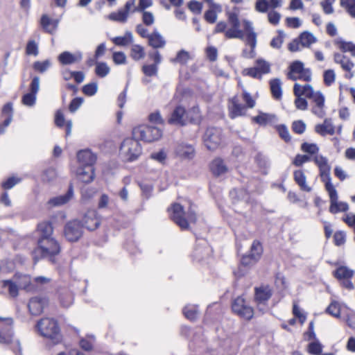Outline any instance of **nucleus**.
Wrapping results in <instances>:
<instances>
[{
    "label": "nucleus",
    "instance_id": "obj_50",
    "mask_svg": "<svg viewBox=\"0 0 355 355\" xmlns=\"http://www.w3.org/2000/svg\"><path fill=\"white\" fill-rule=\"evenodd\" d=\"M301 150L303 152H305L310 155H315V154L318 153V152L319 150V148L315 144H309V143L304 142L301 145Z\"/></svg>",
    "mask_w": 355,
    "mask_h": 355
},
{
    "label": "nucleus",
    "instance_id": "obj_22",
    "mask_svg": "<svg viewBox=\"0 0 355 355\" xmlns=\"http://www.w3.org/2000/svg\"><path fill=\"white\" fill-rule=\"evenodd\" d=\"M175 153L181 158L191 159L195 155V150L193 146L182 143L177 146Z\"/></svg>",
    "mask_w": 355,
    "mask_h": 355
},
{
    "label": "nucleus",
    "instance_id": "obj_34",
    "mask_svg": "<svg viewBox=\"0 0 355 355\" xmlns=\"http://www.w3.org/2000/svg\"><path fill=\"white\" fill-rule=\"evenodd\" d=\"M37 231L40 234V238H49L53 232L52 224L50 222H42L37 226Z\"/></svg>",
    "mask_w": 355,
    "mask_h": 355
},
{
    "label": "nucleus",
    "instance_id": "obj_33",
    "mask_svg": "<svg viewBox=\"0 0 355 355\" xmlns=\"http://www.w3.org/2000/svg\"><path fill=\"white\" fill-rule=\"evenodd\" d=\"M304 69V64L300 61H295L289 67V73H288V78L292 80H297L299 73Z\"/></svg>",
    "mask_w": 355,
    "mask_h": 355
},
{
    "label": "nucleus",
    "instance_id": "obj_18",
    "mask_svg": "<svg viewBox=\"0 0 355 355\" xmlns=\"http://www.w3.org/2000/svg\"><path fill=\"white\" fill-rule=\"evenodd\" d=\"M77 159L81 166H92L96 163V155L89 149L79 150L77 153Z\"/></svg>",
    "mask_w": 355,
    "mask_h": 355
},
{
    "label": "nucleus",
    "instance_id": "obj_47",
    "mask_svg": "<svg viewBox=\"0 0 355 355\" xmlns=\"http://www.w3.org/2000/svg\"><path fill=\"white\" fill-rule=\"evenodd\" d=\"M51 66V62L49 60H46L44 61L40 62L37 61L35 62L33 64V69L40 72V73H44L46 71L48 70V69Z\"/></svg>",
    "mask_w": 355,
    "mask_h": 355
},
{
    "label": "nucleus",
    "instance_id": "obj_1",
    "mask_svg": "<svg viewBox=\"0 0 355 355\" xmlns=\"http://www.w3.org/2000/svg\"><path fill=\"white\" fill-rule=\"evenodd\" d=\"M227 21H218L214 30V33H223L227 39H239L244 40L251 49L257 46V33L251 32L245 34L241 29V22L238 14L234 12H227Z\"/></svg>",
    "mask_w": 355,
    "mask_h": 355
},
{
    "label": "nucleus",
    "instance_id": "obj_56",
    "mask_svg": "<svg viewBox=\"0 0 355 355\" xmlns=\"http://www.w3.org/2000/svg\"><path fill=\"white\" fill-rule=\"evenodd\" d=\"M277 131L280 137L286 142H289L291 139L289 131L285 125H279L277 126Z\"/></svg>",
    "mask_w": 355,
    "mask_h": 355
},
{
    "label": "nucleus",
    "instance_id": "obj_46",
    "mask_svg": "<svg viewBox=\"0 0 355 355\" xmlns=\"http://www.w3.org/2000/svg\"><path fill=\"white\" fill-rule=\"evenodd\" d=\"M340 6L352 17L355 18V0H340Z\"/></svg>",
    "mask_w": 355,
    "mask_h": 355
},
{
    "label": "nucleus",
    "instance_id": "obj_54",
    "mask_svg": "<svg viewBox=\"0 0 355 355\" xmlns=\"http://www.w3.org/2000/svg\"><path fill=\"white\" fill-rule=\"evenodd\" d=\"M158 67L156 64H145L142 67L143 73L147 76H154L157 74Z\"/></svg>",
    "mask_w": 355,
    "mask_h": 355
},
{
    "label": "nucleus",
    "instance_id": "obj_26",
    "mask_svg": "<svg viewBox=\"0 0 355 355\" xmlns=\"http://www.w3.org/2000/svg\"><path fill=\"white\" fill-rule=\"evenodd\" d=\"M210 170L215 176H220L227 172V167L220 158L214 159L210 164Z\"/></svg>",
    "mask_w": 355,
    "mask_h": 355
},
{
    "label": "nucleus",
    "instance_id": "obj_61",
    "mask_svg": "<svg viewBox=\"0 0 355 355\" xmlns=\"http://www.w3.org/2000/svg\"><path fill=\"white\" fill-rule=\"evenodd\" d=\"M153 0H139L138 6L134 7L132 12H143L147 8L152 6Z\"/></svg>",
    "mask_w": 355,
    "mask_h": 355
},
{
    "label": "nucleus",
    "instance_id": "obj_55",
    "mask_svg": "<svg viewBox=\"0 0 355 355\" xmlns=\"http://www.w3.org/2000/svg\"><path fill=\"white\" fill-rule=\"evenodd\" d=\"M278 33L279 35L272 38L270 44L271 47L277 49L281 48L284 42V32L282 31H279Z\"/></svg>",
    "mask_w": 355,
    "mask_h": 355
},
{
    "label": "nucleus",
    "instance_id": "obj_25",
    "mask_svg": "<svg viewBox=\"0 0 355 355\" xmlns=\"http://www.w3.org/2000/svg\"><path fill=\"white\" fill-rule=\"evenodd\" d=\"M73 195V189L72 184H70L67 192L62 196L53 198L49 200V204L52 206H61L69 201Z\"/></svg>",
    "mask_w": 355,
    "mask_h": 355
},
{
    "label": "nucleus",
    "instance_id": "obj_64",
    "mask_svg": "<svg viewBox=\"0 0 355 355\" xmlns=\"http://www.w3.org/2000/svg\"><path fill=\"white\" fill-rule=\"evenodd\" d=\"M292 129L297 134H302L306 130V124L301 120L295 121L292 124Z\"/></svg>",
    "mask_w": 355,
    "mask_h": 355
},
{
    "label": "nucleus",
    "instance_id": "obj_45",
    "mask_svg": "<svg viewBox=\"0 0 355 355\" xmlns=\"http://www.w3.org/2000/svg\"><path fill=\"white\" fill-rule=\"evenodd\" d=\"M263 252V248L260 242L254 241L250 251L254 259H259Z\"/></svg>",
    "mask_w": 355,
    "mask_h": 355
},
{
    "label": "nucleus",
    "instance_id": "obj_31",
    "mask_svg": "<svg viewBox=\"0 0 355 355\" xmlns=\"http://www.w3.org/2000/svg\"><path fill=\"white\" fill-rule=\"evenodd\" d=\"M230 117L234 119L235 117L245 114V107L239 103L236 97L232 100V106L230 107Z\"/></svg>",
    "mask_w": 355,
    "mask_h": 355
},
{
    "label": "nucleus",
    "instance_id": "obj_49",
    "mask_svg": "<svg viewBox=\"0 0 355 355\" xmlns=\"http://www.w3.org/2000/svg\"><path fill=\"white\" fill-rule=\"evenodd\" d=\"M322 350V346L318 340L311 342L308 345V352L313 355H319Z\"/></svg>",
    "mask_w": 355,
    "mask_h": 355
},
{
    "label": "nucleus",
    "instance_id": "obj_57",
    "mask_svg": "<svg viewBox=\"0 0 355 355\" xmlns=\"http://www.w3.org/2000/svg\"><path fill=\"white\" fill-rule=\"evenodd\" d=\"M60 303L64 307H69L72 304L73 301V297L71 293L67 292L64 294H62L60 297Z\"/></svg>",
    "mask_w": 355,
    "mask_h": 355
},
{
    "label": "nucleus",
    "instance_id": "obj_23",
    "mask_svg": "<svg viewBox=\"0 0 355 355\" xmlns=\"http://www.w3.org/2000/svg\"><path fill=\"white\" fill-rule=\"evenodd\" d=\"M315 131L322 136L333 135L335 134V127L331 119H325L323 123L315 125Z\"/></svg>",
    "mask_w": 355,
    "mask_h": 355
},
{
    "label": "nucleus",
    "instance_id": "obj_63",
    "mask_svg": "<svg viewBox=\"0 0 355 355\" xmlns=\"http://www.w3.org/2000/svg\"><path fill=\"white\" fill-rule=\"evenodd\" d=\"M56 177V172L55 169L49 168L43 172L42 179L44 182H50L54 180Z\"/></svg>",
    "mask_w": 355,
    "mask_h": 355
},
{
    "label": "nucleus",
    "instance_id": "obj_3",
    "mask_svg": "<svg viewBox=\"0 0 355 355\" xmlns=\"http://www.w3.org/2000/svg\"><path fill=\"white\" fill-rule=\"evenodd\" d=\"M168 210L172 220L183 230L189 228V222L196 223L197 220L196 211L191 207L185 212L181 205L174 203Z\"/></svg>",
    "mask_w": 355,
    "mask_h": 355
},
{
    "label": "nucleus",
    "instance_id": "obj_52",
    "mask_svg": "<svg viewBox=\"0 0 355 355\" xmlns=\"http://www.w3.org/2000/svg\"><path fill=\"white\" fill-rule=\"evenodd\" d=\"M340 49L343 52H350L352 56H355V44L350 42L341 41L339 42Z\"/></svg>",
    "mask_w": 355,
    "mask_h": 355
},
{
    "label": "nucleus",
    "instance_id": "obj_11",
    "mask_svg": "<svg viewBox=\"0 0 355 355\" xmlns=\"http://www.w3.org/2000/svg\"><path fill=\"white\" fill-rule=\"evenodd\" d=\"M232 311L239 317L250 320L253 318L254 310L242 297H238L232 303Z\"/></svg>",
    "mask_w": 355,
    "mask_h": 355
},
{
    "label": "nucleus",
    "instance_id": "obj_35",
    "mask_svg": "<svg viewBox=\"0 0 355 355\" xmlns=\"http://www.w3.org/2000/svg\"><path fill=\"white\" fill-rule=\"evenodd\" d=\"M112 40L117 46H125L133 42V35L131 32L126 31L123 36L115 37Z\"/></svg>",
    "mask_w": 355,
    "mask_h": 355
},
{
    "label": "nucleus",
    "instance_id": "obj_37",
    "mask_svg": "<svg viewBox=\"0 0 355 355\" xmlns=\"http://www.w3.org/2000/svg\"><path fill=\"white\" fill-rule=\"evenodd\" d=\"M275 119V115L261 112L253 118V121L261 125H266L272 123Z\"/></svg>",
    "mask_w": 355,
    "mask_h": 355
},
{
    "label": "nucleus",
    "instance_id": "obj_4",
    "mask_svg": "<svg viewBox=\"0 0 355 355\" xmlns=\"http://www.w3.org/2000/svg\"><path fill=\"white\" fill-rule=\"evenodd\" d=\"M36 327L42 336L51 340L54 343L61 340L60 329L55 320L49 318H42L37 322Z\"/></svg>",
    "mask_w": 355,
    "mask_h": 355
},
{
    "label": "nucleus",
    "instance_id": "obj_5",
    "mask_svg": "<svg viewBox=\"0 0 355 355\" xmlns=\"http://www.w3.org/2000/svg\"><path fill=\"white\" fill-rule=\"evenodd\" d=\"M35 252L40 253L42 257L49 258L52 263H54V257L60 252L59 243L53 237L39 238Z\"/></svg>",
    "mask_w": 355,
    "mask_h": 355
},
{
    "label": "nucleus",
    "instance_id": "obj_59",
    "mask_svg": "<svg viewBox=\"0 0 355 355\" xmlns=\"http://www.w3.org/2000/svg\"><path fill=\"white\" fill-rule=\"evenodd\" d=\"M26 53L27 55H33L35 56L38 55V46L34 40H31L28 42Z\"/></svg>",
    "mask_w": 355,
    "mask_h": 355
},
{
    "label": "nucleus",
    "instance_id": "obj_41",
    "mask_svg": "<svg viewBox=\"0 0 355 355\" xmlns=\"http://www.w3.org/2000/svg\"><path fill=\"white\" fill-rule=\"evenodd\" d=\"M110 68L104 62H99L96 63L95 73L96 76L100 78H105L109 74Z\"/></svg>",
    "mask_w": 355,
    "mask_h": 355
},
{
    "label": "nucleus",
    "instance_id": "obj_39",
    "mask_svg": "<svg viewBox=\"0 0 355 355\" xmlns=\"http://www.w3.org/2000/svg\"><path fill=\"white\" fill-rule=\"evenodd\" d=\"M107 17L111 21L125 23L126 22L128 16L126 15V12H123L120 9L117 12H111Z\"/></svg>",
    "mask_w": 355,
    "mask_h": 355
},
{
    "label": "nucleus",
    "instance_id": "obj_14",
    "mask_svg": "<svg viewBox=\"0 0 355 355\" xmlns=\"http://www.w3.org/2000/svg\"><path fill=\"white\" fill-rule=\"evenodd\" d=\"M49 300L46 297H34L30 299L28 307L33 315H38L42 313L45 306L48 305Z\"/></svg>",
    "mask_w": 355,
    "mask_h": 355
},
{
    "label": "nucleus",
    "instance_id": "obj_6",
    "mask_svg": "<svg viewBox=\"0 0 355 355\" xmlns=\"http://www.w3.org/2000/svg\"><path fill=\"white\" fill-rule=\"evenodd\" d=\"M120 153L123 159L127 162H133L141 155L142 148L137 139L126 138L123 140L120 147Z\"/></svg>",
    "mask_w": 355,
    "mask_h": 355
},
{
    "label": "nucleus",
    "instance_id": "obj_60",
    "mask_svg": "<svg viewBox=\"0 0 355 355\" xmlns=\"http://www.w3.org/2000/svg\"><path fill=\"white\" fill-rule=\"evenodd\" d=\"M217 10L210 8L205 13V19L210 24H214L217 19Z\"/></svg>",
    "mask_w": 355,
    "mask_h": 355
},
{
    "label": "nucleus",
    "instance_id": "obj_8",
    "mask_svg": "<svg viewBox=\"0 0 355 355\" xmlns=\"http://www.w3.org/2000/svg\"><path fill=\"white\" fill-rule=\"evenodd\" d=\"M222 139L223 131L219 128H208L203 135L204 144L209 150L217 149L221 144Z\"/></svg>",
    "mask_w": 355,
    "mask_h": 355
},
{
    "label": "nucleus",
    "instance_id": "obj_13",
    "mask_svg": "<svg viewBox=\"0 0 355 355\" xmlns=\"http://www.w3.org/2000/svg\"><path fill=\"white\" fill-rule=\"evenodd\" d=\"M272 295V289L268 285L254 288V301L258 306L266 304Z\"/></svg>",
    "mask_w": 355,
    "mask_h": 355
},
{
    "label": "nucleus",
    "instance_id": "obj_44",
    "mask_svg": "<svg viewBox=\"0 0 355 355\" xmlns=\"http://www.w3.org/2000/svg\"><path fill=\"white\" fill-rule=\"evenodd\" d=\"M130 55L135 60H139L144 58L145 52L144 48L139 44H133L131 48Z\"/></svg>",
    "mask_w": 355,
    "mask_h": 355
},
{
    "label": "nucleus",
    "instance_id": "obj_53",
    "mask_svg": "<svg viewBox=\"0 0 355 355\" xmlns=\"http://www.w3.org/2000/svg\"><path fill=\"white\" fill-rule=\"evenodd\" d=\"M324 83L327 86H330L336 79V74L333 69H328L324 71L323 74Z\"/></svg>",
    "mask_w": 355,
    "mask_h": 355
},
{
    "label": "nucleus",
    "instance_id": "obj_21",
    "mask_svg": "<svg viewBox=\"0 0 355 355\" xmlns=\"http://www.w3.org/2000/svg\"><path fill=\"white\" fill-rule=\"evenodd\" d=\"M15 281L19 289L31 291L33 290L34 286L31 284V278L28 275L15 273L12 277Z\"/></svg>",
    "mask_w": 355,
    "mask_h": 355
},
{
    "label": "nucleus",
    "instance_id": "obj_7",
    "mask_svg": "<svg viewBox=\"0 0 355 355\" xmlns=\"http://www.w3.org/2000/svg\"><path fill=\"white\" fill-rule=\"evenodd\" d=\"M162 135V131L155 126L140 125L132 130V136L138 140L153 142L158 140Z\"/></svg>",
    "mask_w": 355,
    "mask_h": 355
},
{
    "label": "nucleus",
    "instance_id": "obj_30",
    "mask_svg": "<svg viewBox=\"0 0 355 355\" xmlns=\"http://www.w3.org/2000/svg\"><path fill=\"white\" fill-rule=\"evenodd\" d=\"M282 81L279 78H274L270 80V89L272 97L279 100L282 96Z\"/></svg>",
    "mask_w": 355,
    "mask_h": 355
},
{
    "label": "nucleus",
    "instance_id": "obj_12",
    "mask_svg": "<svg viewBox=\"0 0 355 355\" xmlns=\"http://www.w3.org/2000/svg\"><path fill=\"white\" fill-rule=\"evenodd\" d=\"M81 224L89 231H94L101 225V220L95 210H89L83 216Z\"/></svg>",
    "mask_w": 355,
    "mask_h": 355
},
{
    "label": "nucleus",
    "instance_id": "obj_48",
    "mask_svg": "<svg viewBox=\"0 0 355 355\" xmlns=\"http://www.w3.org/2000/svg\"><path fill=\"white\" fill-rule=\"evenodd\" d=\"M82 91L87 96H94L98 91V84L96 83L87 84L83 87Z\"/></svg>",
    "mask_w": 355,
    "mask_h": 355
},
{
    "label": "nucleus",
    "instance_id": "obj_15",
    "mask_svg": "<svg viewBox=\"0 0 355 355\" xmlns=\"http://www.w3.org/2000/svg\"><path fill=\"white\" fill-rule=\"evenodd\" d=\"M212 250L205 240H199L193 251V257L198 261L203 260L211 256Z\"/></svg>",
    "mask_w": 355,
    "mask_h": 355
},
{
    "label": "nucleus",
    "instance_id": "obj_51",
    "mask_svg": "<svg viewBox=\"0 0 355 355\" xmlns=\"http://www.w3.org/2000/svg\"><path fill=\"white\" fill-rule=\"evenodd\" d=\"M326 311L332 316L338 318L340 314L339 304L336 302H331L327 308Z\"/></svg>",
    "mask_w": 355,
    "mask_h": 355
},
{
    "label": "nucleus",
    "instance_id": "obj_38",
    "mask_svg": "<svg viewBox=\"0 0 355 355\" xmlns=\"http://www.w3.org/2000/svg\"><path fill=\"white\" fill-rule=\"evenodd\" d=\"M255 67L261 76L267 74L270 71V64L266 60L259 58L255 61Z\"/></svg>",
    "mask_w": 355,
    "mask_h": 355
},
{
    "label": "nucleus",
    "instance_id": "obj_20",
    "mask_svg": "<svg viewBox=\"0 0 355 355\" xmlns=\"http://www.w3.org/2000/svg\"><path fill=\"white\" fill-rule=\"evenodd\" d=\"M78 178L84 183L92 182L95 178L94 168L92 166H80L77 169Z\"/></svg>",
    "mask_w": 355,
    "mask_h": 355
},
{
    "label": "nucleus",
    "instance_id": "obj_58",
    "mask_svg": "<svg viewBox=\"0 0 355 355\" xmlns=\"http://www.w3.org/2000/svg\"><path fill=\"white\" fill-rule=\"evenodd\" d=\"M36 101V94L31 92L24 94L22 97V103L26 106H33Z\"/></svg>",
    "mask_w": 355,
    "mask_h": 355
},
{
    "label": "nucleus",
    "instance_id": "obj_17",
    "mask_svg": "<svg viewBox=\"0 0 355 355\" xmlns=\"http://www.w3.org/2000/svg\"><path fill=\"white\" fill-rule=\"evenodd\" d=\"M185 109L182 106H177L172 112L168 119V123L171 125L183 126L186 125Z\"/></svg>",
    "mask_w": 355,
    "mask_h": 355
},
{
    "label": "nucleus",
    "instance_id": "obj_28",
    "mask_svg": "<svg viewBox=\"0 0 355 355\" xmlns=\"http://www.w3.org/2000/svg\"><path fill=\"white\" fill-rule=\"evenodd\" d=\"M334 60L336 64H340L344 71H350L354 67V63L349 58L339 53H334Z\"/></svg>",
    "mask_w": 355,
    "mask_h": 355
},
{
    "label": "nucleus",
    "instance_id": "obj_40",
    "mask_svg": "<svg viewBox=\"0 0 355 355\" xmlns=\"http://www.w3.org/2000/svg\"><path fill=\"white\" fill-rule=\"evenodd\" d=\"M353 274L354 272L352 270H349V268L345 266H340L334 272L335 277H336L338 279L352 277L353 276Z\"/></svg>",
    "mask_w": 355,
    "mask_h": 355
},
{
    "label": "nucleus",
    "instance_id": "obj_36",
    "mask_svg": "<svg viewBox=\"0 0 355 355\" xmlns=\"http://www.w3.org/2000/svg\"><path fill=\"white\" fill-rule=\"evenodd\" d=\"M300 44L304 47H309L316 42V37L311 33L304 31L298 37Z\"/></svg>",
    "mask_w": 355,
    "mask_h": 355
},
{
    "label": "nucleus",
    "instance_id": "obj_16",
    "mask_svg": "<svg viewBox=\"0 0 355 355\" xmlns=\"http://www.w3.org/2000/svg\"><path fill=\"white\" fill-rule=\"evenodd\" d=\"M315 163L320 169V175L322 181L331 182L330 170L331 167L328 164V160L322 155H316L313 159Z\"/></svg>",
    "mask_w": 355,
    "mask_h": 355
},
{
    "label": "nucleus",
    "instance_id": "obj_62",
    "mask_svg": "<svg viewBox=\"0 0 355 355\" xmlns=\"http://www.w3.org/2000/svg\"><path fill=\"white\" fill-rule=\"evenodd\" d=\"M310 160L311 157L309 155L298 154L295 156L294 160L293 161V164L295 166H301L303 164L308 162Z\"/></svg>",
    "mask_w": 355,
    "mask_h": 355
},
{
    "label": "nucleus",
    "instance_id": "obj_24",
    "mask_svg": "<svg viewBox=\"0 0 355 355\" xmlns=\"http://www.w3.org/2000/svg\"><path fill=\"white\" fill-rule=\"evenodd\" d=\"M41 25L45 32L53 34L59 24V20L56 19H51L48 15H43L41 17Z\"/></svg>",
    "mask_w": 355,
    "mask_h": 355
},
{
    "label": "nucleus",
    "instance_id": "obj_42",
    "mask_svg": "<svg viewBox=\"0 0 355 355\" xmlns=\"http://www.w3.org/2000/svg\"><path fill=\"white\" fill-rule=\"evenodd\" d=\"M185 317L190 320H195L199 315L198 309L193 305H187L183 309Z\"/></svg>",
    "mask_w": 355,
    "mask_h": 355
},
{
    "label": "nucleus",
    "instance_id": "obj_32",
    "mask_svg": "<svg viewBox=\"0 0 355 355\" xmlns=\"http://www.w3.org/2000/svg\"><path fill=\"white\" fill-rule=\"evenodd\" d=\"M1 282L2 288H8V294L10 297H17L18 296L19 288L13 278L10 279L2 280Z\"/></svg>",
    "mask_w": 355,
    "mask_h": 355
},
{
    "label": "nucleus",
    "instance_id": "obj_10",
    "mask_svg": "<svg viewBox=\"0 0 355 355\" xmlns=\"http://www.w3.org/2000/svg\"><path fill=\"white\" fill-rule=\"evenodd\" d=\"M64 236L71 243L78 241L83 234V227L79 220L75 219L67 222L64 227Z\"/></svg>",
    "mask_w": 355,
    "mask_h": 355
},
{
    "label": "nucleus",
    "instance_id": "obj_2",
    "mask_svg": "<svg viewBox=\"0 0 355 355\" xmlns=\"http://www.w3.org/2000/svg\"><path fill=\"white\" fill-rule=\"evenodd\" d=\"M293 93L295 96H304L312 101L315 104L312 107V112L315 115L319 118H323L325 116L324 96L321 92L314 91L313 87L309 84L301 85L299 83H295Z\"/></svg>",
    "mask_w": 355,
    "mask_h": 355
},
{
    "label": "nucleus",
    "instance_id": "obj_43",
    "mask_svg": "<svg viewBox=\"0 0 355 355\" xmlns=\"http://www.w3.org/2000/svg\"><path fill=\"white\" fill-rule=\"evenodd\" d=\"M190 59L191 57L189 53L182 49L178 52L176 57L172 59L171 62L184 65Z\"/></svg>",
    "mask_w": 355,
    "mask_h": 355
},
{
    "label": "nucleus",
    "instance_id": "obj_29",
    "mask_svg": "<svg viewBox=\"0 0 355 355\" xmlns=\"http://www.w3.org/2000/svg\"><path fill=\"white\" fill-rule=\"evenodd\" d=\"M294 180L300 189L304 191L310 192L311 187L306 184V177L304 172L301 170L294 171Z\"/></svg>",
    "mask_w": 355,
    "mask_h": 355
},
{
    "label": "nucleus",
    "instance_id": "obj_19",
    "mask_svg": "<svg viewBox=\"0 0 355 355\" xmlns=\"http://www.w3.org/2000/svg\"><path fill=\"white\" fill-rule=\"evenodd\" d=\"M83 59V53L80 51H77L75 53H71L69 51H64L61 53L58 60L63 65H69L74 63L79 62Z\"/></svg>",
    "mask_w": 355,
    "mask_h": 355
},
{
    "label": "nucleus",
    "instance_id": "obj_9",
    "mask_svg": "<svg viewBox=\"0 0 355 355\" xmlns=\"http://www.w3.org/2000/svg\"><path fill=\"white\" fill-rule=\"evenodd\" d=\"M325 189L330 198L329 211L331 213L336 214L338 212L347 211L349 209V205L347 202L338 200L337 191L331 182L327 181L325 183Z\"/></svg>",
    "mask_w": 355,
    "mask_h": 355
},
{
    "label": "nucleus",
    "instance_id": "obj_27",
    "mask_svg": "<svg viewBox=\"0 0 355 355\" xmlns=\"http://www.w3.org/2000/svg\"><path fill=\"white\" fill-rule=\"evenodd\" d=\"M148 40V44L154 49H162L166 45V40L156 30L149 35Z\"/></svg>",
    "mask_w": 355,
    "mask_h": 355
}]
</instances>
